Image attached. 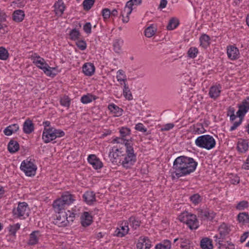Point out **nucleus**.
<instances>
[{
  "instance_id": "nucleus-1",
  "label": "nucleus",
  "mask_w": 249,
  "mask_h": 249,
  "mask_svg": "<svg viewBox=\"0 0 249 249\" xmlns=\"http://www.w3.org/2000/svg\"><path fill=\"white\" fill-rule=\"evenodd\" d=\"M197 165V162L192 158L179 156L174 161L172 177L178 178L189 175L196 170Z\"/></svg>"
},
{
  "instance_id": "nucleus-2",
  "label": "nucleus",
  "mask_w": 249,
  "mask_h": 249,
  "mask_svg": "<svg viewBox=\"0 0 249 249\" xmlns=\"http://www.w3.org/2000/svg\"><path fill=\"white\" fill-rule=\"evenodd\" d=\"M126 153L124 155L120 164L128 169L131 167L136 161V156L134 153L133 148L131 144L125 143Z\"/></svg>"
},
{
  "instance_id": "nucleus-3",
  "label": "nucleus",
  "mask_w": 249,
  "mask_h": 249,
  "mask_svg": "<svg viewBox=\"0 0 249 249\" xmlns=\"http://www.w3.org/2000/svg\"><path fill=\"white\" fill-rule=\"evenodd\" d=\"M178 219L182 222L186 223L190 229L196 230L199 227V222L196 215L187 212L182 213L178 216Z\"/></svg>"
},
{
  "instance_id": "nucleus-4",
  "label": "nucleus",
  "mask_w": 249,
  "mask_h": 249,
  "mask_svg": "<svg viewBox=\"0 0 249 249\" xmlns=\"http://www.w3.org/2000/svg\"><path fill=\"white\" fill-rule=\"evenodd\" d=\"M195 143L199 147L210 150L215 146V141L213 137L209 135L199 136L195 141Z\"/></svg>"
},
{
  "instance_id": "nucleus-5",
  "label": "nucleus",
  "mask_w": 249,
  "mask_h": 249,
  "mask_svg": "<svg viewBox=\"0 0 249 249\" xmlns=\"http://www.w3.org/2000/svg\"><path fill=\"white\" fill-rule=\"evenodd\" d=\"M140 5V0H129L125 4L124 9L121 13L122 21L127 23L129 21V16L137 6Z\"/></svg>"
},
{
  "instance_id": "nucleus-6",
  "label": "nucleus",
  "mask_w": 249,
  "mask_h": 249,
  "mask_svg": "<svg viewBox=\"0 0 249 249\" xmlns=\"http://www.w3.org/2000/svg\"><path fill=\"white\" fill-rule=\"evenodd\" d=\"M32 159L28 158L22 161L20 169L22 171L26 176L28 177H32L35 175L37 170L36 165L35 164L34 161Z\"/></svg>"
},
{
  "instance_id": "nucleus-7",
  "label": "nucleus",
  "mask_w": 249,
  "mask_h": 249,
  "mask_svg": "<svg viewBox=\"0 0 249 249\" xmlns=\"http://www.w3.org/2000/svg\"><path fill=\"white\" fill-rule=\"evenodd\" d=\"M29 208L26 202H18L17 208H13L12 213L14 218L25 219L29 215Z\"/></svg>"
},
{
  "instance_id": "nucleus-8",
  "label": "nucleus",
  "mask_w": 249,
  "mask_h": 249,
  "mask_svg": "<svg viewBox=\"0 0 249 249\" xmlns=\"http://www.w3.org/2000/svg\"><path fill=\"white\" fill-rule=\"evenodd\" d=\"M230 231V229L224 223L221 224V225L219 226L218 228V231L220 234V237H218L217 235H215L214 236V238L215 239L214 241L216 242V245H217V244H218V248L219 249H221V242H222L224 237L229 234Z\"/></svg>"
},
{
  "instance_id": "nucleus-9",
  "label": "nucleus",
  "mask_w": 249,
  "mask_h": 249,
  "mask_svg": "<svg viewBox=\"0 0 249 249\" xmlns=\"http://www.w3.org/2000/svg\"><path fill=\"white\" fill-rule=\"evenodd\" d=\"M68 213L65 211L57 213L53 223L60 227H64L68 225Z\"/></svg>"
},
{
  "instance_id": "nucleus-10",
  "label": "nucleus",
  "mask_w": 249,
  "mask_h": 249,
  "mask_svg": "<svg viewBox=\"0 0 249 249\" xmlns=\"http://www.w3.org/2000/svg\"><path fill=\"white\" fill-rule=\"evenodd\" d=\"M37 58H39V60L34 61L33 63L40 69L42 70L46 75H53L51 73L50 69V66L45 62L44 58L40 57L39 55Z\"/></svg>"
},
{
  "instance_id": "nucleus-11",
  "label": "nucleus",
  "mask_w": 249,
  "mask_h": 249,
  "mask_svg": "<svg viewBox=\"0 0 249 249\" xmlns=\"http://www.w3.org/2000/svg\"><path fill=\"white\" fill-rule=\"evenodd\" d=\"M55 135L53 132V127L44 128L42 139L45 143H49L55 139Z\"/></svg>"
},
{
  "instance_id": "nucleus-12",
  "label": "nucleus",
  "mask_w": 249,
  "mask_h": 249,
  "mask_svg": "<svg viewBox=\"0 0 249 249\" xmlns=\"http://www.w3.org/2000/svg\"><path fill=\"white\" fill-rule=\"evenodd\" d=\"M88 161L95 170L100 169L103 166V162L94 154H90L88 156Z\"/></svg>"
},
{
  "instance_id": "nucleus-13",
  "label": "nucleus",
  "mask_w": 249,
  "mask_h": 249,
  "mask_svg": "<svg viewBox=\"0 0 249 249\" xmlns=\"http://www.w3.org/2000/svg\"><path fill=\"white\" fill-rule=\"evenodd\" d=\"M197 215L202 220L208 219L212 220L215 217V213L212 211L198 209L197 210Z\"/></svg>"
},
{
  "instance_id": "nucleus-14",
  "label": "nucleus",
  "mask_w": 249,
  "mask_h": 249,
  "mask_svg": "<svg viewBox=\"0 0 249 249\" xmlns=\"http://www.w3.org/2000/svg\"><path fill=\"white\" fill-rule=\"evenodd\" d=\"M120 152L115 151V147H113L109 153V158L111 161L115 164H120L122 157L124 155L119 154Z\"/></svg>"
},
{
  "instance_id": "nucleus-15",
  "label": "nucleus",
  "mask_w": 249,
  "mask_h": 249,
  "mask_svg": "<svg viewBox=\"0 0 249 249\" xmlns=\"http://www.w3.org/2000/svg\"><path fill=\"white\" fill-rule=\"evenodd\" d=\"M128 223L125 221L122 224L120 228H117L114 235L119 237H123L128 233Z\"/></svg>"
},
{
  "instance_id": "nucleus-16",
  "label": "nucleus",
  "mask_w": 249,
  "mask_h": 249,
  "mask_svg": "<svg viewBox=\"0 0 249 249\" xmlns=\"http://www.w3.org/2000/svg\"><path fill=\"white\" fill-rule=\"evenodd\" d=\"M80 220L82 226L87 227L90 225L93 222V217L89 212H84L80 217Z\"/></svg>"
},
{
  "instance_id": "nucleus-17",
  "label": "nucleus",
  "mask_w": 249,
  "mask_h": 249,
  "mask_svg": "<svg viewBox=\"0 0 249 249\" xmlns=\"http://www.w3.org/2000/svg\"><path fill=\"white\" fill-rule=\"evenodd\" d=\"M84 202L88 205H91L96 201L95 194L93 191H86L82 196Z\"/></svg>"
},
{
  "instance_id": "nucleus-18",
  "label": "nucleus",
  "mask_w": 249,
  "mask_h": 249,
  "mask_svg": "<svg viewBox=\"0 0 249 249\" xmlns=\"http://www.w3.org/2000/svg\"><path fill=\"white\" fill-rule=\"evenodd\" d=\"M249 110V104L248 101L246 99L242 102L241 105L239 106V109L236 114L239 118H243L246 113Z\"/></svg>"
},
{
  "instance_id": "nucleus-19",
  "label": "nucleus",
  "mask_w": 249,
  "mask_h": 249,
  "mask_svg": "<svg viewBox=\"0 0 249 249\" xmlns=\"http://www.w3.org/2000/svg\"><path fill=\"white\" fill-rule=\"evenodd\" d=\"M53 7L55 15L59 17L62 16L66 8L62 0H58L56 1L53 5Z\"/></svg>"
},
{
  "instance_id": "nucleus-20",
  "label": "nucleus",
  "mask_w": 249,
  "mask_h": 249,
  "mask_svg": "<svg viewBox=\"0 0 249 249\" xmlns=\"http://www.w3.org/2000/svg\"><path fill=\"white\" fill-rule=\"evenodd\" d=\"M35 130V125L29 118L26 119L23 124V131L26 134H30Z\"/></svg>"
},
{
  "instance_id": "nucleus-21",
  "label": "nucleus",
  "mask_w": 249,
  "mask_h": 249,
  "mask_svg": "<svg viewBox=\"0 0 249 249\" xmlns=\"http://www.w3.org/2000/svg\"><path fill=\"white\" fill-rule=\"evenodd\" d=\"M227 53L228 57L231 60L237 59L239 54L238 49L234 46H228Z\"/></svg>"
},
{
  "instance_id": "nucleus-22",
  "label": "nucleus",
  "mask_w": 249,
  "mask_h": 249,
  "mask_svg": "<svg viewBox=\"0 0 249 249\" xmlns=\"http://www.w3.org/2000/svg\"><path fill=\"white\" fill-rule=\"evenodd\" d=\"M53 206L54 211L57 213H59L65 212V207L67 205L61 199L58 198L53 201Z\"/></svg>"
},
{
  "instance_id": "nucleus-23",
  "label": "nucleus",
  "mask_w": 249,
  "mask_h": 249,
  "mask_svg": "<svg viewBox=\"0 0 249 249\" xmlns=\"http://www.w3.org/2000/svg\"><path fill=\"white\" fill-rule=\"evenodd\" d=\"M221 91V86L220 85H215L210 88L209 94L211 98L215 99L219 96Z\"/></svg>"
},
{
  "instance_id": "nucleus-24",
  "label": "nucleus",
  "mask_w": 249,
  "mask_h": 249,
  "mask_svg": "<svg viewBox=\"0 0 249 249\" xmlns=\"http://www.w3.org/2000/svg\"><path fill=\"white\" fill-rule=\"evenodd\" d=\"M74 197V195L70 194L69 192H65L59 198L65 203V205L69 206L75 200Z\"/></svg>"
},
{
  "instance_id": "nucleus-25",
  "label": "nucleus",
  "mask_w": 249,
  "mask_h": 249,
  "mask_svg": "<svg viewBox=\"0 0 249 249\" xmlns=\"http://www.w3.org/2000/svg\"><path fill=\"white\" fill-rule=\"evenodd\" d=\"M83 73L87 76H91L95 71L94 65L90 63H86L84 64L82 67Z\"/></svg>"
},
{
  "instance_id": "nucleus-26",
  "label": "nucleus",
  "mask_w": 249,
  "mask_h": 249,
  "mask_svg": "<svg viewBox=\"0 0 249 249\" xmlns=\"http://www.w3.org/2000/svg\"><path fill=\"white\" fill-rule=\"evenodd\" d=\"M25 17L24 12L22 10H16L12 14L13 20L16 22L22 21Z\"/></svg>"
},
{
  "instance_id": "nucleus-27",
  "label": "nucleus",
  "mask_w": 249,
  "mask_h": 249,
  "mask_svg": "<svg viewBox=\"0 0 249 249\" xmlns=\"http://www.w3.org/2000/svg\"><path fill=\"white\" fill-rule=\"evenodd\" d=\"M7 149L10 153H15L19 149V144L17 141L11 139L8 144Z\"/></svg>"
},
{
  "instance_id": "nucleus-28",
  "label": "nucleus",
  "mask_w": 249,
  "mask_h": 249,
  "mask_svg": "<svg viewBox=\"0 0 249 249\" xmlns=\"http://www.w3.org/2000/svg\"><path fill=\"white\" fill-rule=\"evenodd\" d=\"M249 148V142L247 140H240L237 145V150L240 153H245Z\"/></svg>"
},
{
  "instance_id": "nucleus-29",
  "label": "nucleus",
  "mask_w": 249,
  "mask_h": 249,
  "mask_svg": "<svg viewBox=\"0 0 249 249\" xmlns=\"http://www.w3.org/2000/svg\"><path fill=\"white\" fill-rule=\"evenodd\" d=\"M108 109L111 112L115 114V116H120L122 115L123 110L113 103L109 104Z\"/></svg>"
},
{
  "instance_id": "nucleus-30",
  "label": "nucleus",
  "mask_w": 249,
  "mask_h": 249,
  "mask_svg": "<svg viewBox=\"0 0 249 249\" xmlns=\"http://www.w3.org/2000/svg\"><path fill=\"white\" fill-rule=\"evenodd\" d=\"M19 129V126L17 124H12L7 126L3 131L6 136H10L14 132H16Z\"/></svg>"
},
{
  "instance_id": "nucleus-31",
  "label": "nucleus",
  "mask_w": 249,
  "mask_h": 249,
  "mask_svg": "<svg viewBox=\"0 0 249 249\" xmlns=\"http://www.w3.org/2000/svg\"><path fill=\"white\" fill-rule=\"evenodd\" d=\"M200 247L202 249H213V245L211 239L205 237L201 239L200 241Z\"/></svg>"
},
{
  "instance_id": "nucleus-32",
  "label": "nucleus",
  "mask_w": 249,
  "mask_h": 249,
  "mask_svg": "<svg viewBox=\"0 0 249 249\" xmlns=\"http://www.w3.org/2000/svg\"><path fill=\"white\" fill-rule=\"evenodd\" d=\"M124 43V40L121 38L115 39L113 42V50L116 53H119L121 52V48Z\"/></svg>"
},
{
  "instance_id": "nucleus-33",
  "label": "nucleus",
  "mask_w": 249,
  "mask_h": 249,
  "mask_svg": "<svg viewBox=\"0 0 249 249\" xmlns=\"http://www.w3.org/2000/svg\"><path fill=\"white\" fill-rule=\"evenodd\" d=\"M97 99V97L91 94L88 93L84 95L81 98V102L84 104H87Z\"/></svg>"
},
{
  "instance_id": "nucleus-34",
  "label": "nucleus",
  "mask_w": 249,
  "mask_h": 249,
  "mask_svg": "<svg viewBox=\"0 0 249 249\" xmlns=\"http://www.w3.org/2000/svg\"><path fill=\"white\" fill-rule=\"evenodd\" d=\"M39 231H33L29 236V239L28 242V244L31 246L36 245L38 242V238L37 237L36 233H38Z\"/></svg>"
},
{
  "instance_id": "nucleus-35",
  "label": "nucleus",
  "mask_w": 249,
  "mask_h": 249,
  "mask_svg": "<svg viewBox=\"0 0 249 249\" xmlns=\"http://www.w3.org/2000/svg\"><path fill=\"white\" fill-rule=\"evenodd\" d=\"M180 243L181 249H193L192 243L188 239L180 238Z\"/></svg>"
},
{
  "instance_id": "nucleus-36",
  "label": "nucleus",
  "mask_w": 249,
  "mask_h": 249,
  "mask_svg": "<svg viewBox=\"0 0 249 249\" xmlns=\"http://www.w3.org/2000/svg\"><path fill=\"white\" fill-rule=\"evenodd\" d=\"M130 225L134 229H137L140 226V219L139 216H131L129 219Z\"/></svg>"
},
{
  "instance_id": "nucleus-37",
  "label": "nucleus",
  "mask_w": 249,
  "mask_h": 249,
  "mask_svg": "<svg viewBox=\"0 0 249 249\" xmlns=\"http://www.w3.org/2000/svg\"><path fill=\"white\" fill-rule=\"evenodd\" d=\"M200 45L204 48H206L210 45V38L206 34L202 35L199 38Z\"/></svg>"
},
{
  "instance_id": "nucleus-38",
  "label": "nucleus",
  "mask_w": 249,
  "mask_h": 249,
  "mask_svg": "<svg viewBox=\"0 0 249 249\" xmlns=\"http://www.w3.org/2000/svg\"><path fill=\"white\" fill-rule=\"evenodd\" d=\"M171 248V243L169 240H164L160 243L158 244L155 249H170Z\"/></svg>"
},
{
  "instance_id": "nucleus-39",
  "label": "nucleus",
  "mask_w": 249,
  "mask_h": 249,
  "mask_svg": "<svg viewBox=\"0 0 249 249\" xmlns=\"http://www.w3.org/2000/svg\"><path fill=\"white\" fill-rule=\"evenodd\" d=\"M237 220L240 223L243 224L249 223V215L248 213L243 212L238 214Z\"/></svg>"
},
{
  "instance_id": "nucleus-40",
  "label": "nucleus",
  "mask_w": 249,
  "mask_h": 249,
  "mask_svg": "<svg viewBox=\"0 0 249 249\" xmlns=\"http://www.w3.org/2000/svg\"><path fill=\"white\" fill-rule=\"evenodd\" d=\"M179 23V20L177 18H172L170 19L166 28L168 30H174L178 26Z\"/></svg>"
},
{
  "instance_id": "nucleus-41",
  "label": "nucleus",
  "mask_w": 249,
  "mask_h": 249,
  "mask_svg": "<svg viewBox=\"0 0 249 249\" xmlns=\"http://www.w3.org/2000/svg\"><path fill=\"white\" fill-rule=\"evenodd\" d=\"M157 31V28L152 25L148 27L145 30V35L147 37H151L153 36Z\"/></svg>"
},
{
  "instance_id": "nucleus-42",
  "label": "nucleus",
  "mask_w": 249,
  "mask_h": 249,
  "mask_svg": "<svg viewBox=\"0 0 249 249\" xmlns=\"http://www.w3.org/2000/svg\"><path fill=\"white\" fill-rule=\"evenodd\" d=\"M70 39L71 40H78L80 36V32L75 28L72 29L69 33Z\"/></svg>"
},
{
  "instance_id": "nucleus-43",
  "label": "nucleus",
  "mask_w": 249,
  "mask_h": 249,
  "mask_svg": "<svg viewBox=\"0 0 249 249\" xmlns=\"http://www.w3.org/2000/svg\"><path fill=\"white\" fill-rule=\"evenodd\" d=\"M123 95L126 99H127L129 100L132 99V96L129 87L125 83H124Z\"/></svg>"
},
{
  "instance_id": "nucleus-44",
  "label": "nucleus",
  "mask_w": 249,
  "mask_h": 249,
  "mask_svg": "<svg viewBox=\"0 0 249 249\" xmlns=\"http://www.w3.org/2000/svg\"><path fill=\"white\" fill-rule=\"evenodd\" d=\"M95 1V0H84L82 3L84 9L87 11L89 10L94 5Z\"/></svg>"
},
{
  "instance_id": "nucleus-45",
  "label": "nucleus",
  "mask_w": 249,
  "mask_h": 249,
  "mask_svg": "<svg viewBox=\"0 0 249 249\" xmlns=\"http://www.w3.org/2000/svg\"><path fill=\"white\" fill-rule=\"evenodd\" d=\"M9 53L8 51L3 47H0V59L6 60L9 57Z\"/></svg>"
},
{
  "instance_id": "nucleus-46",
  "label": "nucleus",
  "mask_w": 249,
  "mask_h": 249,
  "mask_svg": "<svg viewBox=\"0 0 249 249\" xmlns=\"http://www.w3.org/2000/svg\"><path fill=\"white\" fill-rule=\"evenodd\" d=\"M151 247V242L147 237H144L141 242V249H149Z\"/></svg>"
},
{
  "instance_id": "nucleus-47",
  "label": "nucleus",
  "mask_w": 249,
  "mask_h": 249,
  "mask_svg": "<svg viewBox=\"0 0 249 249\" xmlns=\"http://www.w3.org/2000/svg\"><path fill=\"white\" fill-rule=\"evenodd\" d=\"M128 140L123 138L116 137L112 141L113 143H121L124 144V149H125V143L130 144Z\"/></svg>"
},
{
  "instance_id": "nucleus-48",
  "label": "nucleus",
  "mask_w": 249,
  "mask_h": 249,
  "mask_svg": "<svg viewBox=\"0 0 249 249\" xmlns=\"http://www.w3.org/2000/svg\"><path fill=\"white\" fill-rule=\"evenodd\" d=\"M20 225L19 223H17L9 226V232L10 234L13 236H15L18 230L20 229Z\"/></svg>"
},
{
  "instance_id": "nucleus-49",
  "label": "nucleus",
  "mask_w": 249,
  "mask_h": 249,
  "mask_svg": "<svg viewBox=\"0 0 249 249\" xmlns=\"http://www.w3.org/2000/svg\"><path fill=\"white\" fill-rule=\"evenodd\" d=\"M198 53V51L197 48L191 47L188 51L187 54L189 57L194 58L196 56Z\"/></svg>"
},
{
  "instance_id": "nucleus-50",
  "label": "nucleus",
  "mask_w": 249,
  "mask_h": 249,
  "mask_svg": "<svg viewBox=\"0 0 249 249\" xmlns=\"http://www.w3.org/2000/svg\"><path fill=\"white\" fill-rule=\"evenodd\" d=\"M60 103L61 106L69 107L70 106L71 100L68 96L65 95L61 98Z\"/></svg>"
},
{
  "instance_id": "nucleus-51",
  "label": "nucleus",
  "mask_w": 249,
  "mask_h": 249,
  "mask_svg": "<svg viewBox=\"0 0 249 249\" xmlns=\"http://www.w3.org/2000/svg\"><path fill=\"white\" fill-rule=\"evenodd\" d=\"M249 206V203L247 201H242L239 202L236 205V208L237 210L242 211L245 208H248Z\"/></svg>"
},
{
  "instance_id": "nucleus-52",
  "label": "nucleus",
  "mask_w": 249,
  "mask_h": 249,
  "mask_svg": "<svg viewBox=\"0 0 249 249\" xmlns=\"http://www.w3.org/2000/svg\"><path fill=\"white\" fill-rule=\"evenodd\" d=\"M119 132L121 138H124V137L130 134V129L127 127H122L120 129Z\"/></svg>"
},
{
  "instance_id": "nucleus-53",
  "label": "nucleus",
  "mask_w": 249,
  "mask_h": 249,
  "mask_svg": "<svg viewBox=\"0 0 249 249\" xmlns=\"http://www.w3.org/2000/svg\"><path fill=\"white\" fill-rule=\"evenodd\" d=\"M77 47L81 50H85L87 48V45L86 42L84 40H78L76 42Z\"/></svg>"
},
{
  "instance_id": "nucleus-54",
  "label": "nucleus",
  "mask_w": 249,
  "mask_h": 249,
  "mask_svg": "<svg viewBox=\"0 0 249 249\" xmlns=\"http://www.w3.org/2000/svg\"><path fill=\"white\" fill-rule=\"evenodd\" d=\"M190 200L195 205L198 204L201 201L200 196L198 194H196L191 196Z\"/></svg>"
},
{
  "instance_id": "nucleus-55",
  "label": "nucleus",
  "mask_w": 249,
  "mask_h": 249,
  "mask_svg": "<svg viewBox=\"0 0 249 249\" xmlns=\"http://www.w3.org/2000/svg\"><path fill=\"white\" fill-rule=\"evenodd\" d=\"M91 27L90 22H86L83 26V30L87 35H89L91 33Z\"/></svg>"
},
{
  "instance_id": "nucleus-56",
  "label": "nucleus",
  "mask_w": 249,
  "mask_h": 249,
  "mask_svg": "<svg viewBox=\"0 0 249 249\" xmlns=\"http://www.w3.org/2000/svg\"><path fill=\"white\" fill-rule=\"evenodd\" d=\"M102 15L104 19H108L111 16V11L108 8H104L102 11Z\"/></svg>"
},
{
  "instance_id": "nucleus-57",
  "label": "nucleus",
  "mask_w": 249,
  "mask_h": 249,
  "mask_svg": "<svg viewBox=\"0 0 249 249\" xmlns=\"http://www.w3.org/2000/svg\"><path fill=\"white\" fill-rule=\"evenodd\" d=\"M53 131L55 135V139L60 138L65 135V132L61 129H57L53 127Z\"/></svg>"
},
{
  "instance_id": "nucleus-58",
  "label": "nucleus",
  "mask_w": 249,
  "mask_h": 249,
  "mask_svg": "<svg viewBox=\"0 0 249 249\" xmlns=\"http://www.w3.org/2000/svg\"><path fill=\"white\" fill-rule=\"evenodd\" d=\"M243 120V118H239L238 121L233 123V125L231 127L230 130L231 131H233L237 128V127L240 125Z\"/></svg>"
},
{
  "instance_id": "nucleus-59",
  "label": "nucleus",
  "mask_w": 249,
  "mask_h": 249,
  "mask_svg": "<svg viewBox=\"0 0 249 249\" xmlns=\"http://www.w3.org/2000/svg\"><path fill=\"white\" fill-rule=\"evenodd\" d=\"M174 124L173 123H169L165 124L163 126V127L161 128V131H168L171 129H172L174 126Z\"/></svg>"
},
{
  "instance_id": "nucleus-60",
  "label": "nucleus",
  "mask_w": 249,
  "mask_h": 249,
  "mask_svg": "<svg viewBox=\"0 0 249 249\" xmlns=\"http://www.w3.org/2000/svg\"><path fill=\"white\" fill-rule=\"evenodd\" d=\"M204 128L201 124H197L196 126H195L194 131L195 133H197L198 134H201L204 132Z\"/></svg>"
},
{
  "instance_id": "nucleus-61",
  "label": "nucleus",
  "mask_w": 249,
  "mask_h": 249,
  "mask_svg": "<svg viewBox=\"0 0 249 249\" xmlns=\"http://www.w3.org/2000/svg\"><path fill=\"white\" fill-rule=\"evenodd\" d=\"M7 16L3 10L0 9V22H5L6 20Z\"/></svg>"
},
{
  "instance_id": "nucleus-62",
  "label": "nucleus",
  "mask_w": 249,
  "mask_h": 249,
  "mask_svg": "<svg viewBox=\"0 0 249 249\" xmlns=\"http://www.w3.org/2000/svg\"><path fill=\"white\" fill-rule=\"evenodd\" d=\"M68 213H69V216H68L67 220L68 221L69 224L70 222H72L73 221L75 217V213H71L70 211H68Z\"/></svg>"
},
{
  "instance_id": "nucleus-63",
  "label": "nucleus",
  "mask_w": 249,
  "mask_h": 249,
  "mask_svg": "<svg viewBox=\"0 0 249 249\" xmlns=\"http://www.w3.org/2000/svg\"><path fill=\"white\" fill-rule=\"evenodd\" d=\"M240 182V178L238 176L235 175L231 180V182L233 184H237Z\"/></svg>"
},
{
  "instance_id": "nucleus-64",
  "label": "nucleus",
  "mask_w": 249,
  "mask_h": 249,
  "mask_svg": "<svg viewBox=\"0 0 249 249\" xmlns=\"http://www.w3.org/2000/svg\"><path fill=\"white\" fill-rule=\"evenodd\" d=\"M249 234V232L248 231L244 232L240 237V242L241 243L245 242L246 239L248 238Z\"/></svg>"
}]
</instances>
